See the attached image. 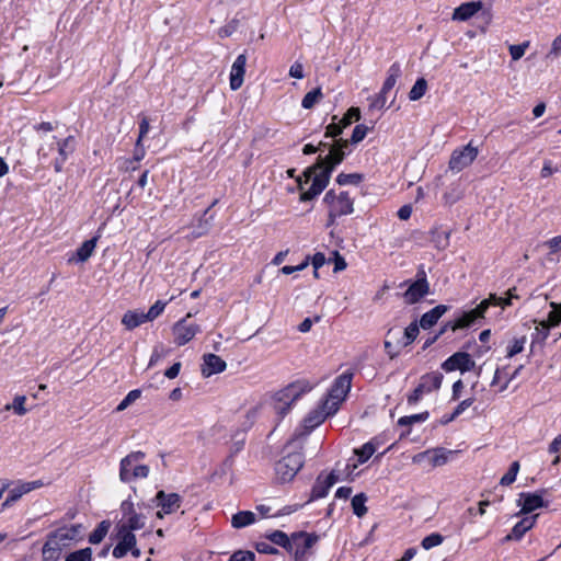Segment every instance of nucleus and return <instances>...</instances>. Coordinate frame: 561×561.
Returning a JSON list of instances; mask_svg holds the SVG:
<instances>
[{"instance_id":"f257e3e1","label":"nucleus","mask_w":561,"mask_h":561,"mask_svg":"<svg viewBox=\"0 0 561 561\" xmlns=\"http://www.w3.org/2000/svg\"><path fill=\"white\" fill-rule=\"evenodd\" d=\"M347 147V140H337L330 147L328 156L324 158L319 156L317 162L304 171L306 178L305 182L298 179V188L301 191V202L312 201L325 190L332 172L343 162Z\"/></svg>"},{"instance_id":"f03ea898","label":"nucleus","mask_w":561,"mask_h":561,"mask_svg":"<svg viewBox=\"0 0 561 561\" xmlns=\"http://www.w3.org/2000/svg\"><path fill=\"white\" fill-rule=\"evenodd\" d=\"M285 455L275 463V480L279 483L291 481L305 463L304 444L293 438L285 446Z\"/></svg>"},{"instance_id":"7ed1b4c3","label":"nucleus","mask_w":561,"mask_h":561,"mask_svg":"<svg viewBox=\"0 0 561 561\" xmlns=\"http://www.w3.org/2000/svg\"><path fill=\"white\" fill-rule=\"evenodd\" d=\"M312 389V385L306 380H296L284 389L279 390L275 394V412L282 417L285 416L291 408V404L296 402L302 394L309 392Z\"/></svg>"},{"instance_id":"20e7f679","label":"nucleus","mask_w":561,"mask_h":561,"mask_svg":"<svg viewBox=\"0 0 561 561\" xmlns=\"http://www.w3.org/2000/svg\"><path fill=\"white\" fill-rule=\"evenodd\" d=\"M323 203L329 208L328 227L333 226L336 218L351 215L354 211V201L345 191L340 193H335L334 190L328 191L323 197Z\"/></svg>"},{"instance_id":"39448f33","label":"nucleus","mask_w":561,"mask_h":561,"mask_svg":"<svg viewBox=\"0 0 561 561\" xmlns=\"http://www.w3.org/2000/svg\"><path fill=\"white\" fill-rule=\"evenodd\" d=\"M146 454L137 450L131 451L124 457L119 462V479L121 481L128 483L136 479H145L148 477L150 469L146 465L139 462L144 460Z\"/></svg>"},{"instance_id":"423d86ee","label":"nucleus","mask_w":561,"mask_h":561,"mask_svg":"<svg viewBox=\"0 0 561 561\" xmlns=\"http://www.w3.org/2000/svg\"><path fill=\"white\" fill-rule=\"evenodd\" d=\"M404 284L408 288L403 293V299L408 305L417 304L430 294V283L424 268L417 271L415 280H407Z\"/></svg>"},{"instance_id":"0eeeda50","label":"nucleus","mask_w":561,"mask_h":561,"mask_svg":"<svg viewBox=\"0 0 561 561\" xmlns=\"http://www.w3.org/2000/svg\"><path fill=\"white\" fill-rule=\"evenodd\" d=\"M455 454L456 451L444 447L431 448L414 455L412 462L416 465H426L432 469L446 465Z\"/></svg>"},{"instance_id":"6e6552de","label":"nucleus","mask_w":561,"mask_h":561,"mask_svg":"<svg viewBox=\"0 0 561 561\" xmlns=\"http://www.w3.org/2000/svg\"><path fill=\"white\" fill-rule=\"evenodd\" d=\"M329 401L324 402V405L322 409H317L311 411L304 420V428L301 432L296 433L294 438H298V442H301L304 444V439L320 424L324 422L327 416L333 414L336 412V408H330L328 411H325V408L328 407Z\"/></svg>"},{"instance_id":"1a4fd4ad","label":"nucleus","mask_w":561,"mask_h":561,"mask_svg":"<svg viewBox=\"0 0 561 561\" xmlns=\"http://www.w3.org/2000/svg\"><path fill=\"white\" fill-rule=\"evenodd\" d=\"M513 299H518V295L516 293V288H510L506 291V296H497L496 294H490L488 298L483 299L474 309H472L474 316H477V320L484 318L486 310L491 306H499L502 309L512 305Z\"/></svg>"},{"instance_id":"9d476101","label":"nucleus","mask_w":561,"mask_h":561,"mask_svg":"<svg viewBox=\"0 0 561 561\" xmlns=\"http://www.w3.org/2000/svg\"><path fill=\"white\" fill-rule=\"evenodd\" d=\"M319 537L316 534H307L305 531L291 534L293 550L295 561H306L308 551L318 541Z\"/></svg>"},{"instance_id":"9b49d317","label":"nucleus","mask_w":561,"mask_h":561,"mask_svg":"<svg viewBox=\"0 0 561 561\" xmlns=\"http://www.w3.org/2000/svg\"><path fill=\"white\" fill-rule=\"evenodd\" d=\"M353 374L345 371L337 376L329 390V400L332 401L331 408H336L344 401L352 387Z\"/></svg>"},{"instance_id":"f8f14e48","label":"nucleus","mask_w":561,"mask_h":561,"mask_svg":"<svg viewBox=\"0 0 561 561\" xmlns=\"http://www.w3.org/2000/svg\"><path fill=\"white\" fill-rule=\"evenodd\" d=\"M478 149L472 147L471 142L460 149H455L449 160V169L460 172L469 167L477 158Z\"/></svg>"},{"instance_id":"ddd939ff","label":"nucleus","mask_w":561,"mask_h":561,"mask_svg":"<svg viewBox=\"0 0 561 561\" xmlns=\"http://www.w3.org/2000/svg\"><path fill=\"white\" fill-rule=\"evenodd\" d=\"M474 367L476 363L467 352L454 353L442 364V369L446 373L460 370L463 374L471 371Z\"/></svg>"},{"instance_id":"4468645a","label":"nucleus","mask_w":561,"mask_h":561,"mask_svg":"<svg viewBox=\"0 0 561 561\" xmlns=\"http://www.w3.org/2000/svg\"><path fill=\"white\" fill-rule=\"evenodd\" d=\"M174 343L183 346L201 332V327L193 322H187L186 318L179 320L172 328Z\"/></svg>"},{"instance_id":"2eb2a0df","label":"nucleus","mask_w":561,"mask_h":561,"mask_svg":"<svg viewBox=\"0 0 561 561\" xmlns=\"http://www.w3.org/2000/svg\"><path fill=\"white\" fill-rule=\"evenodd\" d=\"M154 501L157 506L161 508L158 516L162 517V514L169 515L176 512L181 507L183 499L178 493H165L161 490L156 494Z\"/></svg>"},{"instance_id":"dca6fc26","label":"nucleus","mask_w":561,"mask_h":561,"mask_svg":"<svg viewBox=\"0 0 561 561\" xmlns=\"http://www.w3.org/2000/svg\"><path fill=\"white\" fill-rule=\"evenodd\" d=\"M517 504L522 507L519 514H528L537 508L547 507L548 502L539 493L522 492Z\"/></svg>"},{"instance_id":"f3484780","label":"nucleus","mask_w":561,"mask_h":561,"mask_svg":"<svg viewBox=\"0 0 561 561\" xmlns=\"http://www.w3.org/2000/svg\"><path fill=\"white\" fill-rule=\"evenodd\" d=\"M339 477L335 471H331L324 480H322V474H320L312 486L311 495L308 502L325 497L331 486H333Z\"/></svg>"},{"instance_id":"a211bd4d","label":"nucleus","mask_w":561,"mask_h":561,"mask_svg":"<svg viewBox=\"0 0 561 561\" xmlns=\"http://www.w3.org/2000/svg\"><path fill=\"white\" fill-rule=\"evenodd\" d=\"M56 145L58 157L54 160L53 165L55 172L59 173L64 170L65 162L75 150V138L72 136H68L67 138L57 141Z\"/></svg>"},{"instance_id":"6ab92c4d","label":"nucleus","mask_w":561,"mask_h":561,"mask_svg":"<svg viewBox=\"0 0 561 561\" xmlns=\"http://www.w3.org/2000/svg\"><path fill=\"white\" fill-rule=\"evenodd\" d=\"M537 516L538 515H533L522 518L514 525L511 533L507 534L504 538H502L501 542L505 543L512 540L519 541L524 537V535L535 526Z\"/></svg>"},{"instance_id":"aec40b11","label":"nucleus","mask_w":561,"mask_h":561,"mask_svg":"<svg viewBox=\"0 0 561 561\" xmlns=\"http://www.w3.org/2000/svg\"><path fill=\"white\" fill-rule=\"evenodd\" d=\"M118 543L113 549V557L121 559L127 554V552L136 546V537L129 531V529L118 528L117 533Z\"/></svg>"},{"instance_id":"412c9836","label":"nucleus","mask_w":561,"mask_h":561,"mask_svg":"<svg viewBox=\"0 0 561 561\" xmlns=\"http://www.w3.org/2000/svg\"><path fill=\"white\" fill-rule=\"evenodd\" d=\"M477 316H474L472 309L463 312L459 318L454 321L446 322L440 330L436 333L438 339L447 332V330L457 331L459 329L469 328L477 322Z\"/></svg>"},{"instance_id":"4be33fe9","label":"nucleus","mask_w":561,"mask_h":561,"mask_svg":"<svg viewBox=\"0 0 561 561\" xmlns=\"http://www.w3.org/2000/svg\"><path fill=\"white\" fill-rule=\"evenodd\" d=\"M247 56L240 54L233 61L230 71V89L236 91L241 88L245 73Z\"/></svg>"},{"instance_id":"5701e85b","label":"nucleus","mask_w":561,"mask_h":561,"mask_svg":"<svg viewBox=\"0 0 561 561\" xmlns=\"http://www.w3.org/2000/svg\"><path fill=\"white\" fill-rule=\"evenodd\" d=\"M226 367V362L216 354L209 353L203 356L202 374L205 377L222 373Z\"/></svg>"},{"instance_id":"b1692460","label":"nucleus","mask_w":561,"mask_h":561,"mask_svg":"<svg viewBox=\"0 0 561 561\" xmlns=\"http://www.w3.org/2000/svg\"><path fill=\"white\" fill-rule=\"evenodd\" d=\"M449 310V306L437 305L433 309L422 314L419 324L423 330L433 328L438 320Z\"/></svg>"},{"instance_id":"393cba45","label":"nucleus","mask_w":561,"mask_h":561,"mask_svg":"<svg viewBox=\"0 0 561 561\" xmlns=\"http://www.w3.org/2000/svg\"><path fill=\"white\" fill-rule=\"evenodd\" d=\"M482 9L481 1H470L461 3L454 10L453 20L456 21H467L472 18L476 13H478Z\"/></svg>"},{"instance_id":"a878e982","label":"nucleus","mask_w":561,"mask_h":561,"mask_svg":"<svg viewBox=\"0 0 561 561\" xmlns=\"http://www.w3.org/2000/svg\"><path fill=\"white\" fill-rule=\"evenodd\" d=\"M100 236H95L87 241H84L76 251L73 257L69 259V262L76 261L83 263L89 260V257L93 254L94 249L96 247L98 240Z\"/></svg>"},{"instance_id":"bb28decb","label":"nucleus","mask_w":561,"mask_h":561,"mask_svg":"<svg viewBox=\"0 0 561 561\" xmlns=\"http://www.w3.org/2000/svg\"><path fill=\"white\" fill-rule=\"evenodd\" d=\"M67 543L57 537V531L51 533L43 547V554L45 558H55L61 550V547Z\"/></svg>"},{"instance_id":"cd10ccee","label":"nucleus","mask_w":561,"mask_h":561,"mask_svg":"<svg viewBox=\"0 0 561 561\" xmlns=\"http://www.w3.org/2000/svg\"><path fill=\"white\" fill-rule=\"evenodd\" d=\"M430 416L428 411H424L417 414L405 415L398 420V425L402 427H407L404 432L400 434V438L408 436L411 433V426L416 423L425 422Z\"/></svg>"},{"instance_id":"c85d7f7f","label":"nucleus","mask_w":561,"mask_h":561,"mask_svg":"<svg viewBox=\"0 0 561 561\" xmlns=\"http://www.w3.org/2000/svg\"><path fill=\"white\" fill-rule=\"evenodd\" d=\"M147 321L145 312L140 310H128L122 318V323L127 330H134Z\"/></svg>"},{"instance_id":"c756f323","label":"nucleus","mask_w":561,"mask_h":561,"mask_svg":"<svg viewBox=\"0 0 561 561\" xmlns=\"http://www.w3.org/2000/svg\"><path fill=\"white\" fill-rule=\"evenodd\" d=\"M431 242L439 249L444 250L449 245L450 230L443 227H435L431 230Z\"/></svg>"},{"instance_id":"7c9ffc66","label":"nucleus","mask_w":561,"mask_h":561,"mask_svg":"<svg viewBox=\"0 0 561 561\" xmlns=\"http://www.w3.org/2000/svg\"><path fill=\"white\" fill-rule=\"evenodd\" d=\"M401 76V66L399 62H393L387 72V78L382 84L381 91L382 94H388V92L396 85L397 80Z\"/></svg>"},{"instance_id":"2f4dec72","label":"nucleus","mask_w":561,"mask_h":561,"mask_svg":"<svg viewBox=\"0 0 561 561\" xmlns=\"http://www.w3.org/2000/svg\"><path fill=\"white\" fill-rule=\"evenodd\" d=\"M57 537H59L61 540H64L67 545L72 541L77 540L81 537L82 534V526L80 524L78 525H71L69 527H61L57 530Z\"/></svg>"},{"instance_id":"473e14b6","label":"nucleus","mask_w":561,"mask_h":561,"mask_svg":"<svg viewBox=\"0 0 561 561\" xmlns=\"http://www.w3.org/2000/svg\"><path fill=\"white\" fill-rule=\"evenodd\" d=\"M443 381V375L438 371L425 374L420 379V385H424L425 390L430 393L433 390L440 388Z\"/></svg>"},{"instance_id":"72a5a7b5","label":"nucleus","mask_w":561,"mask_h":561,"mask_svg":"<svg viewBox=\"0 0 561 561\" xmlns=\"http://www.w3.org/2000/svg\"><path fill=\"white\" fill-rule=\"evenodd\" d=\"M255 522V514L250 511H241L232 515L231 525L234 528H243Z\"/></svg>"},{"instance_id":"f704fd0d","label":"nucleus","mask_w":561,"mask_h":561,"mask_svg":"<svg viewBox=\"0 0 561 561\" xmlns=\"http://www.w3.org/2000/svg\"><path fill=\"white\" fill-rule=\"evenodd\" d=\"M26 493L28 492L26 491L25 483L23 481H19L13 488L9 489L8 496L2 503V507H9L12 503L19 501Z\"/></svg>"},{"instance_id":"c9c22d12","label":"nucleus","mask_w":561,"mask_h":561,"mask_svg":"<svg viewBox=\"0 0 561 561\" xmlns=\"http://www.w3.org/2000/svg\"><path fill=\"white\" fill-rule=\"evenodd\" d=\"M376 438L365 443L360 448L355 449V454L358 457V462H366L377 449Z\"/></svg>"},{"instance_id":"e433bc0d","label":"nucleus","mask_w":561,"mask_h":561,"mask_svg":"<svg viewBox=\"0 0 561 561\" xmlns=\"http://www.w3.org/2000/svg\"><path fill=\"white\" fill-rule=\"evenodd\" d=\"M270 541L286 550H293L291 537L289 538L284 531L275 530L267 536Z\"/></svg>"},{"instance_id":"4c0bfd02","label":"nucleus","mask_w":561,"mask_h":561,"mask_svg":"<svg viewBox=\"0 0 561 561\" xmlns=\"http://www.w3.org/2000/svg\"><path fill=\"white\" fill-rule=\"evenodd\" d=\"M110 522L103 520L101 522L98 527L90 534L89 536V542L92 545L100 543L106 536L108 529H110Z\"/></svg>"},{"instance_id":"58836bf2","label":"nucleus","mask_w":561,"mask_h":561,"mask_svg":"<svg viewBox=\"0 0 561 561\" xmlns=\"http://www.w3.org/2000/svg\"><path fill=\"white\" fill-rule=\"evenodd\" d=\"M323 98V93L320 87L309 91L301 101V106L306 110H310Z\"/></svg>"},{"instance_id":"ea45409f","label":"nucleus","mask_w":561,"mask_h":561,"mask_svg":"<svg viewBox=\"0 0 561 561\" xmlns=\"http://www.w3.org/2000/svg\"><path fill=\"white\" fill-rule=\"evenodd\" d=\"M427 90V81L424 78H419L409 92V99L411 101L420 100Z\"/></svg>"},{"instance_id":"a19ab883","label":"nucleus","mask_w":561,"mask_h":561,"mask_svg":"<svg viewBox=\"0 0 561 561\" xmlns=\"http://www.w3.org/2000/svg\"><path fill=\"white\" fill-rule=\"evenodd\" d=\"M366 502H367V496L364 493L356 494L352 499L353 513L357 517H363L367 513V507L365 505Z\"/></svg>"},{"instance_id":"79ce46f5","label":"nucleus","mask_w":561,"mask_h":561,"mask_svg":"<svg viewBox=\"0 0 561 561\" xmlns=\"http://www.w3.org/2000/svg\"><path fill=\"white\" fill-rule=\"evenodd\" d=\"M126 524L119 526L122 529H129V531L141 529L145 525V517L138 513H133L131 516L126 518Z\"/></svg>"},{"instance_id":"37998d69","label":"nucleus","mask_w":561,"mask_h":561,"mask_svg":"<svg viewBox=\"0 0 561 561\" xmlns=\"http://www.w3.org/2000/svg\"><path fill=\"white\" fill-rule=\"evenodd\" d=\"M364 179L360 173H340L336 176V183L340 185H358Z\"/></svg>"},{"instance_id":"c03bdc74","label":"nucleus","mask_w":561,"mask_h":561,"mask_svg":"<svg viewBox=\"0 0 561 561\" xmlns=\"http://www.w3.org/2000/svg\"><path fill=\"white\" fill-rule=\"evenodd\" d=\"M26 401L25 396H16L13 399V402L11 404L5 405V410H13V412L18 415H25L27 413V410L25 409L24 404Z\"/></svg>"},{"instance_id":"a18cd8bd","label":"nucleus","mask_w":561,"mask_h":561,"mask_svg":"<svg viewBox=\"0 0 561 561\" xmlns=\"http://www.w3.org/2000/svg\"><path fill=\"white\" fill-rule=\"evenodd\" d=\"M519 471V462L513 461L507 470V472L501 478V485H511L515 482L517 473Z\"/></svg>"},{"instance_id":"49530a36","label":"nucleus","mask_w":561,"mask_h":561,"mask_svg":"<svg viewBox=\"0 0 561 561\" xmlns=\"http://www.w3.org/2000/svg\"><path fill=\"white\" fill-rule=\"evenodd\" d=\"M420 324L414 321L412 323H410L405 330H404V334H403V337H404V342H403V345L407 346L411 343H413L415 341V339L419 335V332H420Z\"/></svg>"},{"instance_id":"de8ad7c7","label":"nucleus","mask_w":561,"mask_h":561,"mask_svg":"<svg viewBox=\"0 0 561 561\" xmlns=\"http://www.w3.org/2000/svg\"><path fill=\"white\" fill-rule=\"evenodd\" d=\"M141 396V391L139 389H134L129 391L126 397L119 402L116 407V412H122L127 409L131 403L138 400Z\"/></svg>"},{"instance_id":"09e8293b","label":"nucleus","mask_w":561,"mask_h":561,"mask_svg":"<svg viewBox=\"0 0 561 561\" xmlns=\"http://www.w3.org/2000/svg\"><path fill=\"white\" fill-rule=\"evenodd\" d=\"M444 541V537L438 533H432L428 536L424 537L421 546L425 550H430L434 547L439 546Z\"/></svg>"},{"instance_id":"8fccbe9b","label":"nucleus","mask_w":561,"mask_h":561,"mask_svg":"<svg viewBox=\"0 0 561 561\" xmlns=\"http://www.w3.org/2000/svg\"><path fill=\"white\" fill-rule=\"evenodd\" d=\"M65 561H92L91 548H84L69 553Z\"/></svg>"},{"instance_id":"3c124183","label":"nucleus","mask_w":561,"mask_h":561,"mask_svg":"<svg viewBox=\"0 0 561 561\" xmlns=\"http://www.w3.org/2000/svg\"><path fill=\"white\" fill-rule=\"evenodd\" d=\"M527 339L526 336H522L518 339H514L511 344L507 346V357L511 358L524 351V346Z\"/></svg>"},{"instance_id":"603ef678","label":"nucleus","mask_w":561,"mask_h":561,"mask_svg":"<svg viewBox=\"0 0 561 561\" xmlns=\"http://www.w3.org/2000/svg\"><path fill=\"white\" fill-rule=\"evenodd\" d=\"M167 306L165 301L157 300L148 310V312H145L147 320L152 321L156 318H158Z\"/></svg>"},{"instance_id":"864d4df0","label":"nucleus","mask_w":561,"mask_h":561,"mask_svg":"<svg viewBox=\"0 0 561 561\" xmlns=\"http://www.w3.org/2000/svg\"><path fill=\"white\" fill-rule=\"evenodd\" d=\"M549 325L546 322H540L538 327H536V332L533 335V343H543L549 336Z\"/></svg>"},{"instance_id":"5fc2aeb1","label":"nucleus","mask_w":561,"mask_h":561,"mask_svg":"<svg viewBox=\"0 0 561 561\" xmlns=\"http://www.w3.org/2000/svg\"><path fill=\"white\" fill-rule=\"evenodd\" d=\"M550 307L552 308V310L549 312L547 321H545L549 325V329L551 327L558 325L561 322V314L559 312V304L550 302Z\"/></svg>"},{"instance_id":"6e6d98bb","label":"nucleus","mask_w":561,"mask_h":561,"mask_svg":"<svg viewBox=\"0 0 561 561\" xmlns=\"http://www.w3.org/2000/svg\"><path fill=\"white\" fill-rule=\"evenodd\" d=\"M426 387L424 385H417V387L408 396L407 401L409 405H415L425 393H428L425 390Z\"/></svg>"},{"instance_id":"4d7b16f0","label":"nucleus","mask_w":561,"mask_h":561,"mask_svg":"<svg viewBox=\"0 0 561 561\" xmlns=\"http://www.w3.org/2000/svg\"><path fill=\"white\" fill-rule=\"evenodd\" d=\"M528 46H529V42L528 41L524 42L522 44H518V45H511L510 46V54H511L512 59L513 60L520 59L524 56V54H525L526 49L528 48Z\"/></svg>"},{"instance_id":"13d9d810","label":"nucleus","mask_w":561,"mask_h":561,"mask_svg":"<svg viewBox=\"0 0 561 561\" xmlns=\"http://www.w3.org/2000/svg\"><path fill=\"white\" fill-rule=\"evenodd\" d=\"M369 108L370 110H382L386 106L387 103V94H382V91L375 96L369 99Z\"/></svg>"},{"instance_id":"bf43d9fd","label":"nucleus","mask_w":561,"mask_h":561,"mask_svg":"<svg viewBox=\"0 0 561 561\" xmlns=\"http://www.w3.org/2000/svg\"><path fill=\"white\" fill-rule=\"evenodd\" d=\"M255 554L251 551L239 550L232 553L228 561H254Z\"/></svg>"},{"instance_id":"052dcab7","label":"nucleus","mask_w":561,"mask_h":561,"mask_svg":"<svg viewBox=\"0 0 561 561\" xmlns=\"http://www.w3.org/2000/svg\"><path fill=\"white\" fill-rule=\"evenodd\" d=\"M367 131H368V128L365 125H356L353 130L351 141L353 144H357V142L362 141L366 137Z\"/></svg>"},{"instance_id":"680f3d73","label":"nucleus","mask_w":561,"mask_h":561,"mask_svg":"<svg viewBox=\"0 0 561 561\" xmlns=\"http://www.w3.org/2000/svg\"><path fill=\"white\" fill-rule=\"evenodd\" d=\"M327 263V257L322 252H317L311 259V264L314 268V276L318 277V270Z\"/></svg>"},{"instance_id":"e2e57ef3","label":"nucleus","mask_w":561,"mask_h":561,"mask_svg":"<svg viewBox=\"0 0 561 561\" xmlns=\"http://www.w3.org/2000/svg\"><path fill=\"white\" fill-rule=\"evenodd\" d=\"M149 129V119L146 116L141 117L139 122V135L137 138V147L141 144V140L148 134Z\"/></svg>"},{"instance_id":"0e129e2a","label":"nucleus","mask_w":561,"mask_h":561,"mask_svg":"<svg viewBox=\"0 0 561 561\" xmlns=\"http://www.w3.org/2000/svg\"><path fill=\"white\" fill-rule=\"evenodd\" d=\"M308 265H309V257H307L302 263H300L296 266L285 265L280 268V272L285 275H289V274H293L294 272H299V271L305 270Z\"/></svg>"},{"instance_id":"69168bd1","label":"nucleus","mask_w":561,"mask_h":561,"mask_svg":"<svg viewBox=\"0 0 561 561\" xmlns=\"http://www.w3.org/2000/svg\"><path fill=\"white\" fill-rule=\"evenodd\" d=\"M561 54V34L557 36L551 45L549 53L547 54V58H554Z\"/></svg>"},{"instance_id":"338daca9","label":"nucleus","mask_w":561,"mask_h":561,"mask_svg":"<svg viewBox=\"0 0 561 561\" xmlns=\"http://www.w3.org/2000/svg\"><path fill=\"white\" fill-rule=\"evenodd\" d=\"M289 76L295 79H302L305 77L302 64L294 62L289 68Z\"/></svg>"},{"instance_id":"774afa93","label":"nucleus","mask_w":561,"mask_h":561,"mask_svg":"<svg viewBox=\"0 0 561 561\" xmlns=\"http://www.w3.org/2000/svg\"><path fill=\"white\" fill-rule=\"evenodd\" d=\"M543 244L550 249L551 253H557L561 251V236L553 237Z\"/></svg>"}]
</instances>
